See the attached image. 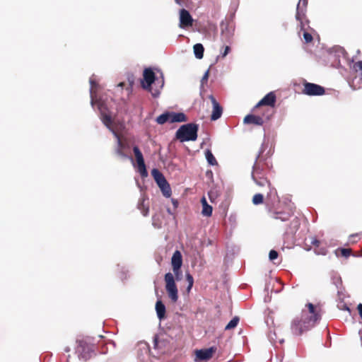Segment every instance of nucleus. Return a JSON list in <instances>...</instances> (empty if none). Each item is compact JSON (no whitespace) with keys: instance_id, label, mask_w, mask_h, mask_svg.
<instances>
[{"instance_id":"nucleus-1","label":"nucleus","mask_w":362,"mask_h":362,"mask_svg":"<svg viewBox=\"0 0 362 362\" xmlns=\"http://www.w3.org/2000/svg\"><path fill=\"white\" fill-rule=\"evenodd\" d=\"M308 310H303L300 317H295L291 323V331L295 336H301L310 330L321 319V308L311 303L305 305Z\"/></svg>"},{"instance_id":"nucleus-2","label":"nucleus","mask_w":362,"mask_h":362,"mask_svg":"<svg viewBox=\"0 0 362 362\" xmlns=\"http://www.w3.org/2000/svg\"><path fill=\"white\" fill-rule=\"evenodd\" d=\"M173 273L175 277L172 273H166L164 276V280L165 282V289L169 298L173 303H176L178 300V290L175 281V278L176 280H180L182 276V272L180 269L177 271H173Z\"/></svg>"},{"instance_id":"nucleus-3","label":"nucleus","mask_w":362,"mask_h":362,"mask_svg":"<svg viewBox=\"0 0 362 362\" xmlns=\"http://www.w3.org/2000/svg\"><path fill=\"white\" fill-rule=\"evenodd\" d=\"M144 80L141 81V86L144 89L149 91L153 97H157L160 94L159 90H153L151 85L157 81L160 84V88L164 85L163 76H161V80L156 78L155 74L151 68H146L143 73Z\"/></svg>"},{"instance_id":"nucleus-4","label":"nucleus","mask_w":362,"mask_h":362,"mask_svg":"<svg viewBox=\"0 0 362 362\" xmlns=\"http://www.w3.org/2000/svg\"><path fill=\"white\" fill-rule=\"evenodd\" d=\"M254 112L255 114L247 115L243 119L245 124L262 126L265 122L270 119L274 114V111L269 108Z\"/></svg>"},{"instance_id":"nucleus-5","label":"nucleus","mask_w":362,"mask_h":362,"mask_svg":"<svg viewBox=\"0 0 362 362\" xmlns=\"http://www.w3.org/2000/svg\"><path fill=\"white\" fill-rule=\"evenodd\" d=\"M198 125L189 123L182 125L176 132V138L181 142L195 141L197 139Z\"/></svg>"},{"instance_id":"nucleus-6","label":"nucleus","mask_w":362,"mask_h":362,"mask_svg":"<svg viewBox=\"0 0 362 362\" xmlns=\"http://www.w3.org/2000/svg\"><path fill=\"white\" fill-rule=\"evenodd\" d=\"M76 342L78 345L76 353L78 356L84 361L88 360L94 351V344L90 341L88 338L78 339Z\"/></svg>"},{"instance_id":"nucleus-7","label":"nucleus","mask_w":362,"mask_h":362,"mask_svg":"<svg viewBox=\"0 0 362 362\" xmlns=\"http://www.w3.org/2000/svg\"><path fill=\"white\" fill-rule=\"evenodd\" d=\"M187 120V116L182 112H166L156 118V122L159 124H163L165 122H182Z\"/></svg>"},{"instance_id":"nucleus-8","label":"nucleus","mask_w":362,"mask_h":362,"mask_svg":"<svg viewBox=\"0 0 362 362\" xmlns=\"http://www.w3.org/2000/svg\"><path fill=\"white\" fill-rule=\"evenodd\" d=\"M151 175L161 189L163 196L165 197H170L172 194L171 189L163 173L158 169L153 168L151 170Z\"/></svg>"},{"instance_id":"nucleus-9","label":"nucleus","mask_w":362,"mask_h":362,"mask_svg":"<svg viewBox=\"0 0 362 362\" xmlns=\"http://www.w3.org/2000/svg\"><path fill=\"white\" fill-rule=\"evenodd\" d=\"M276 95L274 92L267 93L253 108V112H257L259 110H263L265 108H269L274 111L276 103Z\"/></svg>"},{"instance_id":"nucleus-10","label":"nucleus","mask_w":362,"mask_h":362,"mask_svg":"<svg viewBox=\"0 0 362 362\" xmlns=\"http://www.w3.org/2000/svg\"><path fill=\"white\" fill-rule=\"evenodd\" d=\"M255 182L259 187H266L268 189L267 196L268 198H271L276 194L275 188L272 187L270 181L267 179L266 175L259 177V173H256L252 177Z\"/></svg>"},{"instance_id":"nucleus-11","label":"nucleus","mask_w":362,"mask_h":362,"mask_svg":"<svg viewBox=\"0 0 362 362\" xmlns=\"http://www.w3.org/2000/svg\"><path fill=\"white\" fill-rule=\"evenodd\" d=\"M303 86L302 93L307 95H322L325 93L322 86L315 83L305 82Z\"/></svg>"},{"instance_id":"nucleus-12","label":"nucleus","mask_w":362,"mask_h":362,"mask_svg":"<svg viewBox=\"0 0 362 362\" xmlns=\"http://www.w3.org/2000/svg\"><path fill=\"white\" fill-rule=\"evenodd\" d=\"M133 151L136 158V160L138 165V171L141 177H146L148 172L146 168L144 157L142 153L138 146H135L133 147Z\"/></svg>"},{"instance_id":"nucleus-13","label":"nucleus","mask_w":362,"mask_h":362,"mask_svg":"<svg viewBox=\"0 0 362 362\" xmlns=\"http://www.w3.org/2000/svg\"><path fill=\"white\" fill-rule=\"evenodd\" d=\"M221 35L222 39L229 42L234 34V27L228 21H222L220 25Z\"/></svg>"},{"instance_id":"nucleus-14","label":"nucleus","mask_w":362,"mask_h":362,"mask_svg":"<svg viewBox=\"0 0 362 362\" xmlns=\"http://www.w3.org/2000/svg\"><path fill=\"white\" fill-rule=\"evenodd\" d=\"M216 348L211 346L209 349H204L195 351L196 361H207L211 359L216 352Z\"/></svg>"},{"instance_id":"nucleus-15","label":"nucleus","mask_w":362,"mask_h":362,"mask_svg":"<svg viewBox=\"0 0 362 362\" xmlns=\"http://www.w3.org/2000/svg\"><path fill=\"white\" fill-rule=\"evenodd\" d=\"M308 5V0H299L296 7V18L300 22L301 30H304L303 20L305 18V8Z\"/></svg>"},{"instance_id":"nucleus-16","label":"nucleus","mask_w":362,"mask_h":362,"mask_svg":"<svg viewBox=\"0 0 362 362\" xmlns=\"http://www.w3.org/2000/svg\"><path fill=\"white\" fill-rule=\"evenodd\" d=\"M193 23V19L189 13L185 8H182L180 11V27L185 28L192 26Z\"/></svg>"},{"instance_id":"nucleus-17","label":"nucleus","mask_w":362,"mask_h":362,"mask_svg":"<svg viewBox=\"0 0 362 362\" xmlns=\"http://www.w3.org/2000/svg\"><path fill=\"white\" fill-rule=\"evenodd\" d=\"M209 98L210 99L212 105H213V110L211 115V119L213 121L217 120L219 119L223 113V107L221 105L217 102L216 98L212 95H210L209 96Z\"/></svg>"},{"instance_id":"nucleus-18","label":"nucleus","mask_w":362,"mask_h":362,"mask_svg":"<svg viewBox=\"0 0 362 362\" xmlns=\"http://www.w3.org/2000/svg\"><path fill=\"white\" fill-rule=\"evenodd\" d=\"M173 271H177L181 269L182 264V256L179 250L175 251L171 259Z\"/></svg>"},{"instance_id":"nucleus-19","label":"nucleus","mask_w":362,"mask_h":362,"mask_svg":"<svg viewBox=\"0 0 362 362\" xmlns=\"http://www.w3.org/2000/svg\"><path fill=\"white\" fill-rule=\"evenodd\" d=\"M268 168L269 166L265 162H262L261 160H259L253 166L252 177H254V175L256 173H259V177L262 175H267V172L266 171V170Z\"/></svg>"},{"instance_id":"nucleus-20","label":"nucleus","mask_w":362,"mask_h":362,"mask_svg":"<svg viewBox=\"0 0 362 362\" xmlns=\"http://www.w3.org/2000/svg\"><path fill=\"white\" fill-rule=\"evenodd\" d=\"M137 208L141 211L143 216H146L149 212V202L148 199L143 195L139 200Z\"/></svg>"},{"instance_id":"nucleus-21","label":"nucleus","mask_w":362,"mask_h":362,"mask_svg":"<svg viewBox=\"0 0 362 362\" xmlns=\"http://www.w3.org/2000/svg\"><path fill=\"white\" fill-rule=\"evenodd\" d=\"M112 132H113L114 136L117 139V148L115 149V153L119 156L125 158L126 157V154L124 152V149L127 147V146L122 141L120 135L118 133H117L114 130H112Z\"/></svg>"},{"instance_id":"nucleus-22","label":"nucleus","mask_w":362,"mask_h":362,"mask_svg":"<svg viewBox=\"0 0 362 362\" xmlns=\"http://www.w3.org/2000/svg\"><path fill=\"white\" fill-rule=\"evenodd\" d=\"M156 310L159 320L164 319L165 317V306L161 300H158L156 303Z\"/></svg>"},{"instance_id":"nucleus-23","label":"nucleus","mask_w":362,"mask_h":362,"mask_svg":"<svg viewBox=\"0 0 362 362\" xmlns=\"http://www.w3.org/2000/svg\"><path fill=\"white\" fill-rule=\"evenodd\" d=\"M201 202L203 206L202 214L206 216H211L213 211L212 206L207 204L205 197L202 198Z\"/></svg>"},{"instance_id":"nucleus-24","label":"nucleus","mask_w":362,"mask_h":362,"mask_svg":"<svg viewBox=\"0 0 362 362\" xmlns=\"http://www.w3.org/2000/svg\"><path fill=\"white\" fill-rule=\"evenodd\" d=\"M193 49L196 58L199 59H202L204 57V46L200 43H197L194 45Z\"/></svg>"},{"instance_id":"nucleus-25","label":"nucleus","mask_w":362,"mask_h":362,"mask_svg":"<svg viewBox=\"0 0 362 362\" xmlns=\"http://www.w3.org/2000/svg\"><path fill=\"white\" fill-rule=\"evenodd\" d=\"M352 253V250L350 248H338L335 251V254L337 257L341 256L346 258L349 257Z\"/></svg>"},{"instance_id":"nucleus-26","label":"nucleus","mask_w":362,"mask_h":362,"mask_svg":"<svg viewBox=\"0 0 362 362\" xmlns=\"http://www.w3.org/2000/svg\"><path fill=\"white\" fill-rule=\"evenodd\" d=\"M205 155H206V158L210 165H217V161L210 150H206Z\"/></svg>"},{"instance_id":"nucleus-27","label":"nucleus","mask_w":362,"mask_h":362,"mask_svg":"<svg viewBox=\"0 0 362 362\" xmlns=\"http://www.w3.org/2000/svg\"><path fill=\"white\" fill-rule=\"evenodd\" d=\"M239 320H240V318L238 317H237V316L234 317L226 326L225 329L229 330V329H232L235 328L238 325Z\"/></svg>"},{"instance_id":"nucleus-28","label":"nucleus","mask_w":362,"mask_h":362,"mask_svg":"<svg viewBox=\"0 0 362 362\" xmlns=\"http://www.w3.org/2000/svg\"><path fill=\"white\" fill-rule=\"evenodd\" d=\"M264 202V196L262 194H255L252 197V203L255 205L262 204Z\"/></svg>"},{"instance_id":"nucleus-29","label":"nucleus","mask_w":362,"mask_h":362,"mask_svg":"<svg viewBox=\"0 0 362 362\" xmlns=\"http://www.w3.org/2000/svg\"><path fill=\"white\" fill-rule=\"evenodd\" d=\"M102 121L103 124L107 127L108 128L110 127L112 124V118L111 116L109 115L103 114L102 113Z\"/></svg>"},{"instance_id":"nucleus-30","label":"nucleus","mask_w":362,"mask_h":362,"mask_svg":"<svg viewBox=\"0 0 362 362\" xmlns=\"http://www.w3.org/2000/svg\"><path fill=\"white\" fill-rule=\"evenodd\" d=\"M186 279H187V281L188 282V286H187V290L188 291H189L191 290L192 287L193 286L194 279H193L192 276L189 273H187L186 274Z\"/></svg>"},{"instance_id":"nucleus-31","label":"nucleus","mask_w":362,"mask_h":362,"mask_svg":"<svg viewBox=\"0 0 362 362\" xmlns=\"http://www.w3.org/2000/svg\"><path fill=\"white\" fill-rule=\"evenodd\" d=\"M303 39H304V41L305 43H310L313 41V35L310 33L305 31L303 33Z\"/></svg>"},{"instance_id":"nucleus-32","label":"nucleus","mask_w":362,"mask_h":362,"mask_svg":"<svg viewBox=\"0 0 362 362\" xmlns=\"http://www.w3.org/2000/svg\"><path fill=\"white\" fill-rule=\"evenodd\" d=\"M354 69L356 72L360 71L362 76V60L355 62L354 64Z\"/></svg>"},{"instance_id":"nucleus-33","label":"nucleus","mask_w":362,"mask_h":362,"mask_svg":"<svg viewBox=\"0 0 362 362\" xmlns=\"http://www.w3.org/2000/svg\"><path fill=\"white\" fill-rule=\"evenodd\" d=\"M278 256H279V254L276 250H272L269 252V257L270 260L273 261V260L277 259Z\"/></svg>"},{"instance_id":"nucleus-34","label":"nucleus","mask_w":362,"mask_h":362,"mask_svg":"<svg viewBox=\"0 0 362 362\" xmlns=\"http://www.w3.org/2000/svg\"><path fill=\"white\" fill-rule=\"evenodd\" d=\"M315 253H317V255H325L327 252V250L325 247H320L317 249L315 248Z\"/></svg>"},{"instance_id":"nucleus-35","label":"nucleus","mask_w":362,"mask_h":362,"mask_svg":"<svg viewBox=\"0 0 362 362\" xmlns=\"http://www.w3.org/2000/svg\"><path fill=\"white\" fill-rule=\"evenodd\" d=\"M283 214L281 213H276V216L274 217V218L276 219H280L282 221H287L288 219V215H285V216H282Z\"/></svg>"},{"instance_id":"nucleus-36","label":"nucleus","mask_w":362,"mask_h":362,"mask_svg":"<svg viewBox=\"0 0 362 362\" xmlns=\"http://www.w3.org/2000/svg\"><path fill=\"white\" fill-rule=\"evenodd\" d=\"M209 76V70L208 69L202 76V78L201 80L202 85L203 86L204 83H206L208 81Z\"/></svg>"},{"instance_id":"nucleus-37","label":"nucleus","mask_w":362,"mask_h":362,"mask_svg":"<svg viewBox=\"0 0 362 362\" xmlns=\"http://www.w3.org/2000/svg\"><path fill=\"white\" fill-rule=\"evenodd\" d=\"M223 49H224V50L221 53L222 58H224L229 53V52L230 51V47L228 45L225 46L223 47Z\"/></svg>"},{"instance_id":"nucleus-38","label":"nucleus","mask_w":362,"mask_h":362,"mask_svg":"<svg viewBox=\"0 0 362 362\" xmlns=\"http://www.w3.org/2000/svg\"><path fill=\"white\" fill-rule=\"evenodd\" d=\"M311 244L315 246V248H318L320 245V241L318 240L317 238H313L311 240Z\"/></svg>"},{"instance_id":"nucleus-39","label":"nucleus","mask_w":362,"mask_h":362,"mask_svg":"<svg viewBox=\"0 0 362 362\" xmlns=\"http://www.w3.org/2000/svg\"><path fill=\"white\" fill-rule=\"evenodd\" d=\"M357 310L358 311L359 315L362 319V303H359L357 306Z\"/></svg>"},{"instance_id":"nucleus-40","label":"nucleus","mask_w":362,"mask_h":362,"mask_svg":"<svg viewBox=\"0 0 362 362\" xmlns=\"http://www.w3.org/2000/svg\"><path fill=\"white\" fill-rule=\"evenodd\" d=\"M340 309H341V310H344L350 311L349 308L346 305H345V304H344V305L340 308Z\"/></svg>"},{"instance_id":"nucleus-41","label":"nucleus","mask_w":362,"mask_h":362,"mask_svg":"<svg viewBox=\"0 0 362 362\" xmlns=\"http://www.w3.org/2000/svg\"><path fill=\"white\" fill-rule=\"evenodd\" d=\"M175 1L179 4V5H182V1L181 0H175Z\"/></svg>"},{"instance_id":"nucleus-42","label":"nucleus","mask_w":362,"mask_h":362,"mask_svg":"<svg viewBox=\"0 0 362 362\" xmlns=\"http://www.w3.org/2000/svg\"><path fill=\"white\" fill-rule=\"evenodd\" d=\"M357 236V234H354L350 236L351 238H355Z\"/></svg>"},{"instance_id":"nucleus-43","label":"nucleus","mask_w":362,"mask_h":362,"mask_svg":"<svg viewBox=\"0 0 362 362\" xmlns=\"http://www.w3.org/2000/svg\"><path fill=\"white\" fill-rule=\"evenodd\" d=\"M64 350H65V351L69 352L70 351V348L66 347Z\"/></svg>"},{"instance_id":"nucleus-44","label":"nucleus","mask_w":362,"mask_h":362,"mask_svg":"<svg viewBox=\"0 0 362 362\" xmlns=\"http://www.w3.org/2000/svg\"><path fill=\"white\" fill-rule=\"evenodd\" d=\"M119 86H124V83H120L119 84Z\"/></svg>"}]
</instances>
